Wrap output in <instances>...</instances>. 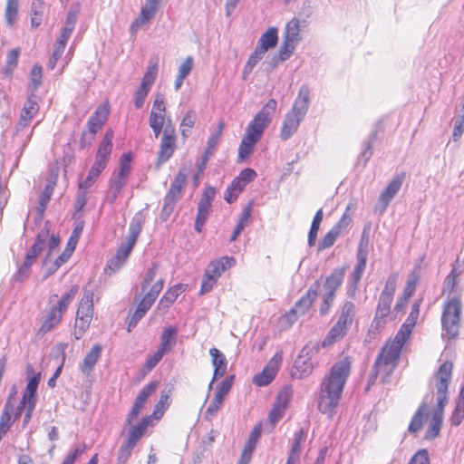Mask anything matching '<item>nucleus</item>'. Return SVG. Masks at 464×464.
Returning <instances> with one entry per match:
<instances>
[{
    "label": "nucleus",
    "instance_id": "e433bc0d",
    "mask_svg": "<svg viewBox=\"0 0 464 464\" xmlns=\"http://www.w3.org/2000/svg\"><path fill=\"white\" fill-rule=\"evenodd\" d=\"M49 237V229L46 226L41 230V232L37 235L35 241L32 247L27 251L26 256L34 259L38 256V254L44 249L45 242Z\"/></svg>",
    "mask_w": 464,
    "mask_h": 464
},
{
    "label": "nucleus",
    "instance_id": "8fccbe9b",
    "mask_svg": "<svg viewBox=\"0 0 464 464\" xmlns=\"http://www.w3.org/2000/svg\"><path fill=\"white\" fill-rule=\"evenodd\" d=\"M159 382H150L149 384L144 386L141 391L139 392L138 396L136 397L134 402L144 406L146 401L148 398L155 392V390L158 387Z\"/></svg>",
    "mask_w": 464,
    "mask_h": 464
},
{
    "label": "nucleus",
    "instance_id": "72a5a7b5",
    "mask_svg": "<svg viewBox=\"0 0 464 464\" xmlns=\"http://www.w3.org/2000/svg\"><path fill=\"white\" fill-rule=\"evenodd\" d=\"M344 276L343 269H335L327 278L324 284L326 293L335 295L336 290L341 286Z\"/></svg>",
    "mask_w": 464,
    "mask_h": 464
},
{
    "label": "nucleus",
    "instance_id": "13d9d810",
    "mask_svg": "<svg viewBox=\"0 0 464 464\" xmlns=\"http://www.w3.org/2000/svg\"><path fill=\"white\" fill-rule=\"evenodd\" d=\"M291 398L292 390L288 387H285L277 395L275 404L285 410L288 402L291 401Z\"/></svg>",
    "mask_w": 464,
    "mask_h": 464
},
{
    "label": "nucleus",
    "instance_id": "39448f33",
    "mask_svg": "<svg viewBox=\"0 0 464 464\" xmlns=\"http://www.w3.org/2000/svg\"><path fill=\"white\" fill-rule=\"evenodd\" d=\"M397 280V274H391L388 276L385 286L380 295L376 308V314L373 320V323L376 324V327H380L384 324V319L391 312V304L396 290Z\"/></svg>",
    "mask_w": 464,
    "mask_h": 464
},
{
    "label": "nucleus",
    "instance_id": "e2e57ef3",
    "mask_svg": "<svg viewBox=\"0 0 464 464\" xmlns=\"http://www.w3.org/2000/svg\"><path fill=\"white\" fill-rule=\"evenodd\" d=\"M285 409L282 407L274 404L273 409L270 411L268 414V420L272 425V429L276 426V424L283 418L285 414Z\"/></svg>",
    "mask_w": 464,
    "mask_h": 464
},
{
    "label": "nucleus",
    "instance_id": "b1692460",
    "mask_svg": "<svg viewBox=\"0 0 464 464\" xmlns=\"http://www.w3.org/2000/svg\"><path fill=\"white\" fill-rule=\"evenodd\" d=\"M102 348L100 344H94L90 352L86 354L82 363L80 364V371L88 375L95 366L101 357Z\"/></svg>",
    "mask_w": 464,
    "mask_h": 464
},
{
    "label": "nucleus",
    "instance_id": "1a4fd4ad",
    "mask_svg": "<svg viewBox=\"0 0 464 464\" xmlns=\"http://www.w3.org/2000/svg\"><path fill=\"white\" fill-rule=\"evenodd\" d=\"M216 196V189L213 187H207L198 204V215L195 220V229L197 232H201L211 209L212 202Z\"/></svg>",
    "mask_w": 464,
    "mask_h": 464
},
{
    "label": "nucleus",
    "instance_id": "9d476101",
    "mask_svg": "<svg viewBox=\"0 0 464 464\" xmlns=\"http://www.w3.org/2000/svg\"><path fill=\"white\" fill-rule=\"evenodd\" d=\"M317 350L314 345L306 344L300 352L295 361V372L293 375L298 379L308 376L314 369V362L312 357Z\"/></svg>",
    "mask_w": 464,
    "mask_h": 464
},
{
    "label": "nucleus",
    "instance_id": "f704fd0d",
    "mask_svg": "<svg viewBox=\"0 0 464 464\" xmlns=\"http://www.w3.org/2000/svg\"><path fill=\"white\" fill-rule=\"evenodd\" d=\"M144 221L145 218L140 212L137 213L133 217L129 227V237L127 240L128 242H130L135 245L137 238L141 232Z\"/></svg>",
    "mask_w": 464,
    "mask_h": 464
},
{
    "label": "nucleus",
    "instance_id": "5fc2aeb1",
    "mask_svg": "<svg viewBox=\"0 0 464 464\" xmlns=\"http://www.w3.org/2000/svg\"><path fill=\"white\" fill-rule=\"evenodd\" d=\"M339 236L340 234L338 231L331 228L330 231L320 240L318 244V251L331 247L335 243Z\"/></svg>",
    "mask_w": 464,
    "mask_h": 464
},
{
    "label": "nucleus",
    "instance_id": "49530a36",
    "mask_svg": "<svg viewBox=\"0 0 464 464\" xmlns=\"http://www.w3.org/2000/svg\"><path fill=\"white\" fill-rule=\"evenodd\" d=\"M92 322V319L85 318L84 316H80L76 314L75 324H74V330H73V336L76 340H79L82 338V336L84 334L86 330L89 328L90 324Z\"/></svg>",
    "mask_w": 464,
    "mask_h": 464
},
{
    "label": "nucleus",
    "instance_id": "603ef678",
    "mask_svg": "<svg viewBox=\"0 0 464 464\" xmlns=\"http://www.w3.org/2000/svg\"><path fill=\"white\" fill-rule=\"evenodd\" d=\"M78 290V285H72V288L62 296V298L58 301L57 304H55L56 308H59V310L64 314L69 304L75 297Z\"/></svg>",
    "mask_w": 464,
    "mask_h": 464
},
{
    "label": "nucleus",
    "instance_id": "393cba45",
    "mask_svg": "<svg viewBox=\"0 0 464 464\" xmlns=\"http://www.w3.org/2000/svg\"><path fill=\"white\" fill-rule=\"evenodd\" d=\"M63 313L53 305L46 318L38 331V335H44L52 331L62 320Z\"/></svg>",
    "mask_w": 464,
    "mask_h": 464
},
{
    "label": "nucleus",
    "instance_id": "dca6fc26",
    "mask_svg": "<svg viewBox=\"0 0 464 464\" xmlns=\"http://www.w3.org/2000/svg\"><path fill=\"white\" fill-rule=\"evenodd\" d=\"M236 265V259L232 256H223L219 259L212 261L205 270V275L216 281L228 268Z\"/></svg>",
    "mask_w": 464,
    "mask_h": 464
},
{
    "label": "nucleus",
    "instance_id": "a878e982",
    "mask_svg": "<svg viewBox=\"0 0 464 464\" xmlns=\"http://www.w3.org/2000/svg\"><path fill=\"white\" fill-rule=\"evenodd\" d=\"M76 314L92 319L93 291L92 289H84L83 296L81 299Z\"/></svg>",
    "mask_w": 464,
    "mask_h": 464
},
{
    "label": "nucleus",
    "instance_id": "7ed1b4c3",
    "mask_svg": "<svg viewBox=\"0 0 464 464\" xmlns=\"http://www.w3.org/2000/svg\"><path fill=\"white\" fill-rule=\"evenodd\" d=\"M462 304L459 296L444 302L441 312V328L449 339H455L459 334Z\"/></svg>",
    "mask_w": 464,
    "mask_h": 464
},
{
    "label": "nucleus",
    "instance_id": "20e7f679",
    "mask_svg": "<svg viewBox=\"0 0 464 464\" xmlns=\"http://www.w3.org/2000/svg\"><path fill=\"white\" fill-rule=\"evenodd\" d=\"M452 363L443 362L437 372L436 392L438 407L434 411L430 421L442 423L443 409L448 403V387L452 375Z\"/></svg>",
    "mask_w": 464,
    "mask_h": 464
},
{
    "label": "nucleus",
    "instance_id": "2eb2a0df",
    "mask_svg": "<svg viewBox=\"0 0 464 464\" xmlns=\"http://www.w3.org/2000/svg\"><path fill=\"white\" fill-rule=\"evenodd\" d=\"M159 3L160 2L148 0V3L141 7L139 17H137L130 24V32L132 34H136L140 26L150 22L154 18L158 11Z\"/></svg>",
    "mask_w": 464,
    "mask_h": 464
},
{
    "label": "nucleus",
    "instance_id": "f03ea898",
    "mask_svg": "<svg viewBox=\"0 0 464 464\" xmlns=\"http://www.w3.org/2000/svg\"><path fill=\"white\" fill-rule=\"evenodd\" d=\"M401 349L402 345L396 343L394 341L382 347L375 360L369 380L370 384L373 383L377 377H380L382 382H388V378L397 366Z\"/></svg>",
    "mask_w": 464,
    "mask_h": 464
},
{
    "label": "nucleus",
    "instance_id": "412c9836",
    "mask_svg": "<svg viewBox=\"0 0 464 464\" xmlns=\"http://www.w3.org/2000/svg\"><path fill=\"white\" fill-rule=\"evenodd\" d=\"M303 120V118L288 111L281 127L280 138L284 140L290 139L297 131Z\"/></svg>",
    "mask_w": 464,
    "mask_h": 464
},
{
    "label": "nucleus",
    "instance_id": "0e129e2a",
    "mask_svg": "<svg viewBox=\"0 0 464 464\" xmlns=\"http://www.w3.org/2000/svg\"><path fill=\"white\" fill-rule=\"evenodd\" d=\"M158 264L157 263H153L151 267H150L143 278V281L141 283V290L142 291H145L150 284L153 281V279L155 278V276H156V273L158 271Z\"/></svg>",
    "mask_w": 464,
    "mask_h": 464
},
{
    "label": "nucleus",
    "instance_id": "2f4dec72",
    "mask_svg": "<svg viewBox=\"0 0 464 464\" xmlns=\"http://www.w3.org/2000/svg\"><path fill=\"white\" fill-rule=\"evenodd\" d=\"M277 32V28L270 27L261 35L256 47L266 53L269 48L275 47L278 41Z\"/></svg>",
    "mask_w": 464,
    "mask_h": 464
},
{
    "label": "nucleus",
    "instance_id": "423d86ee",
    "mask_svg": "<svg viewBox=\"0 0 464 464\" xmlns=\"http://www.w3.org/2000/svg\"><path fill=\"white\" fill-rule=\"evenodd\" d=\"M276 106V101L270 99L262 108V110L250 121L246 130V134H251L253 138L260 140L264 130L271 121V116L275 113Z\"/></svg>",
    "mask_w": 464,
    "mask_h": 464
},
{
    "label": "nucleus",
    "instance_id": "864d4df0",
    "mask_svg": "<svg viewBox=\"0 0 464 464\" xmlns=\"http://www.w3.org/2000/svg\"><path fill=\"white\" fill-rule=\"evenodd\" d=\"M134 448L135 445L125 440L119 448L116 464H126Z\"/></svg>",
    "mask_w": 464,
    "mask_h": 464
},
{
    "label": "nucleus",
    "instance_id": "774afa93",
    "mask_svg": "<svg viewBox=\"0 0 464 464\" xmlns=\"http://www.w3.org/2000/svg\"><path fill=\"white\" fill-rule=\"evenodd\" d=\"M464 132V115L460 114L455 121L452 139L457 141L460 139Z\"/></svg>",
    "mask_w": 464,
    "mask_h": 464
},
{
    "label": "nucleus",
    "instance_id": "7c9ffc66",
    "mask_svg": "<svg viewBox=\"0 0 464 464\" xmlns=\"http://www.w3.org/2000/svg\"><path fill=\"white\" fill-rule=\"evenodd\" d=\"M297 44L289 42L288 40L284 39L282 45L280 46L278 55L275 56L272 59V63L269 67V71H272L277 64L278 60L279 61H285L287 60L292 53H294Z\"/></svg>",
    "mask_w": 464,
    "mask_h": 464
},
{
    "label": "nucleus",
    "instance_id": "052dcab7",
    "mask_svg": "<svg viewBox=\"0 0 464 464\" xmlns=\"http://www.w3.org/2000/svg\"><path fill=\"white\" fill-rule=\"evenodd\" d=\"M47 240V254L43 263L44 266H47L49 258L51 257L53 252L59 246L60 244L59 237H56L54 235H49Z\"/></svg>",
    "mask_w": 464,
    "mask_h": 464
},
{
    "label": "nucleus",
    "instance_id": "f257e3e1",
    "mask_svg": "<svg viewBox=\"0 0 464 464\" xmlns=\"http://www.w3.org/2000/svg\"><path fill=\"white\" fill-rule=\"evenodd\" d=\"M350 362L342 360L335 362L326 375L320 387L318 399L319 411L332 417L341 399L344 384L350 374Z\"/></svg>",
    "mask_w": 464,
    "mask_h": 464
},
{
    "label": "nucleus",
    "instance_id": "c85d7f7f",
    "mask_svg": "<svg viewBox=\"0 0 464 464\" xmlns=\"http://www.w3.org/2000/svg\"><path fill=\"white\" fill-rule=\"evenodd\" d=\"M11 396L7 399L3 412L0 417V440L7 433L12 425V413L14 411V404L11 402Z\"/></svg>",
    "mask_w": 464,
    "mask_h": 464
},
{
    "label": "nucleus",
    "instance_id": "4c0bfd02",
    "mask_svg": "<svg viewBox=\"0 0 464 464\" xmlns=\"http://www.w3.org/2000/svg\"><path fill=\"white\" fill-rule=\"evenodd\" d=\"M177 335V329L169 326L165 328L160 335V344L159 349L167 353L170 351L175 343V338Z\"/></svg>",
    "mask_w": 464,
    "mask_h": 464
},
{
    "label": "nucleus",
    "instance_id": "338daca9",
    "mask_svg": "<svg viewBox=\"0 0 464 464\" xmlns=\"http://www.w3.org/2000/svg\"><path fill=\"white\" fill-rule=\"evenodd\" d=\"M409 464H430V457L427 450H418L411 459Z\"/></svg>",
    "mask_w": 464,
    "mask_h": 464
},
{
    "label": "nucleus",
    "instance_id": "f8f14e48",
    "mask_svg": "<svg viewBox=\"0 0 464 464\" xmlns=\"http://www.w3.org/2000/svg\"><path fill=\"white\" fill-rule=\"evenodd\" d=\"M420 300H417L412 304L410 314L408 315L406 321L401 326L400 330L398 331L394 339L392 340L396 343H399L403 346L405 342L409 339L417 323V319L420 314Z\"/></svg>",
    "mask_w": 464,
    "mask_h": 464
},
{
    "label": "nucleus",
    "instance_id": "c03bdc74",
    "mask_svg": "<svg viewBox=\"0 0 464 464\" xmlns=\"http://www.w3.org/2000/svg\"><path fill=\"white\" fill-rule=\"evenodd\" d=\"M158 74V62H150V65L143 75L140 85L150 90Z\"/></svg>",
    "mask_w": 464,
    "mask_h": 464
},
{
    "label": "nucleus",
    "instance_id": "09e8293b",
    "mask_svg": "<svg viewBox=\"0 0 464 464\" xmlns=\"http://www.w3.org/2000/svg\"><path fill=\"white\" fill-rule=\"evenodd\" d=\"M131 154L125 153L120 159L119 170L115 174L128 179L131 170Z\"/></svg>",
    "mask_w": 464,
    "mask_h": 464
},
{
    "label": "nucleus",
    "instance_id": "0eeeda50",
    "mask_svg": "<svg viewBox=\"0 0 464 464\" xmlns=\"http://www.w3.org/2000/svg\"><path fill=\"white\" fill-rule=\"evenodd\" d=\"M368 237H365V232L363 231L358 249H357V262L354 266L353 272L352 274L351 277V284L349 287V295L353 296L356 290L359 282L361 281L362 275L364 273L366 263H367V256H368Z\"/></svg>",
    "mask_w": 464,
    "mask_h": 464
},
{
    "label": "nucleus",
    "instance_id": "680f3d73",
    "mask_svg": "<svg viewBox=\"0 0 464 464\" xmlns=\"http://www.w3.org/2000/svg\"><path fill=\"white\" fill-rule=\"evenodd\" d=\"M78 13H79L78 7H76V8L71 7L69 9L63 28L70 29V31L73 32L75 24H76V21L78 18Z\"/></svg>",
    "mask_w": 464,
    "mask_h": 464
},
{
    "label": "nucleus",
    "instance_id": "5701e85b",
    "mask_svg": "<svg viewBox=\"0 0 464 464\" xmlns=\"http://www.w3.org/2000/svg\"><path fill=\"white\" fill-rule=\"evenodd\" d=\"M188 178V174L180 169L177 176L175 177L174 180L172 181L170 188L165 196L168 200H172L177 202L181 195L182 189L184 188V185L186 183Z\"/></svg>",
    "mask_w": 464,
    "mask_h": 464
},
{
    "label": "nucleus",
    "instance_id": "4468645a",
    "mask_svg": "<svg viewBox=\"0 0 464 464\" xmlns=\"http://www.w3.org/2000/svg\"><path fill=\"white\" fill-rule=\"evenodd\" d=\"M316 296V290L310 288L306 294L295 303V306L285 314V318L288 323L292 324L299 316L304 315L310 309Z\"/></svg>",
    "mask_w": 464,
    "mask_h": 464
},
{
    "label": "nucleus",
    "instance_id": "473e14b6",
    "mask_svg": "<svg viewBox=\"0 0 464 464\" xmlns=\"http://www.w3.org/2000/svg\"><path fill=\"white\" fill-rule=\"evenodd\" d=\"M148 425H149V419L143 418L136 425L131 426L129 429V435H128V438L126 440L129 441V443H131L136 446L138 441L144 435Z\"/></svg>",
    "mask_w": 464,
    "mask_h": 464
},
{
    "label": "nucleus",
    "instance_id": "bf43d9fd",
    "mask_svg": "<svg viewBox=\"0 0 464 464\" xmlns=\"http://www.w3.org/2000/svg\"><path fill=\"white\" fill-rule=\"evenodd\" d=\"M376 140V133H372L368 140L364 142V149L360 154V158L363 159L364 164L370 160L372 157V145Z\"/></svg>",
    "mask_w": 464,
    "mask_h": 464
},
{
    "label": "nucleus",
    "instance_id": "4d7b16f0",
    "mask_svg": "<svg viewBox=\"0 0 464 464\" xmlns=\"http://www.w3.org/2000/svg\"><path fill=\"white\" fill-rule=\"evenodd\" d=\"M344 335V332L338 330L336 326L334 325L329 331L327 336L324 338L323 346L330 345L342 339Z\"/></svg>",
    "mask_w": 464,
    "mask_h": 464
},
{
    "label": "nucleus",
    "instance_id": "6ab92c4d",
    "mask_svg": "<svg viewBox=\"0 0 464 464\" xmlns=\"http://www.w3.org/2000/svg\"><path fill=\"white\" fill-rule=\"evenodd\" d=\"M234 381V375L227 376L220 384L218 392H216L213 400L209 403L207 413L214 415L220 408L226 395L229 392Z\"/></svg>",
    "mask_w": 464,
    "mask_h": 464
},
{
    "label": "nucleus",
    "instance_id": "de8ad7c7",
    "mask_svg": "<svg viewBox=\"0 0 464 464\" xmlns=\"http://www.w3.org/2000/svg\"><path fill=\"white\" fill-rule=\"evenodd\" d=\"M18 14V0H7L5 17L7 24L13 26Z\"/></svg>",
    "mask_w": 464,
    "mask_h": 464
},
{
    "label": "nucleus",
    "instance_id": "cd10ccee",
    "mask_svg": "<svg viewBox=\"0 0 464 464\" xmlns=\"http://www.w3.org/2000/svg\"><path fill=\"white\" fill-rule=\"evenodd\" d=\"M47 10L44 0H33L31 5V25L37 28L43 22L44 15Z\"/></svg>",
    "mask_w": 464,
    "mask_h": 464
},
{
    "label": "nucleus",
    "instance_id": "6e6552de",
    "mask_svg": "<svg viewBox=\"0 0 464 464\" xmlns=\"http://www.w3.org/2000/svg\"><path fill=\"white\" fill-rule=\"evenodd\" d=\"M112 139L113 131L112 130H108L100 143L94 163L90 169L94 170V173L98 175H100L102 171L106 168L109 161L112 150Z\"/></svg>",
    "mask_w": 464,
    "mask_h": 464
},
{
    "label": "nucleus",
    "instance_id": "a211bd4d",
    "mask_svg": "<svg viewBox=\"0 0 464 464\" xmlns=\"http://www.w3.org/2000/svg\"><path fill=\"white\" fill-rule=\"evenodd\" d=\"M310 105V89L308 85L303 84L293 103L290 112L304 119Z\"/></svg>",
    "mask_w": 464,
    "mask_h": 464
},
{
    "label": "nucleus",
    "instance_id": "4be33fe9",
    "mask_svg": "<svg viewBox=\"0 0 464 464\" xmlns=\"http://www.w3.org/2000/svg\"><path fill=\"white\" fill-rule=\"evenodd\" d=\"M133 246L134 244L128 241L121 244L116 255L108 262V267L113 271L119 269L130 256Z\"/></svg>",
    "mask_w": 464,
    "mask_h": 464
},
{
    "label": "nucleus",
    "instance_id": "c9c22d12",
    "mask_svg": "<svg viewBox=\"0 0 464 464\" xmlns=\"http://www.w3.org/2000/svg\"><path fill=\"white\" fill-rule=\"evenodd\" d=\"M284 39L295 44H298L301 41L299 19L295 17L286 24Z\"/></svg>",
    "mask_w": 464,
    "mask_h": 464
},
{
    "label": "nucleus",
    "instance_id": "6e6d98bb",
    "mask_svg": "<svg viewBox=\"0 0 464 464\" xmlns=\"http://www.w3.org/2000/svg\"><path fill=\"white\" fill-rule=\"evenodd\" d=\"M209 354L212 357V364L214 369H216V367L219 368L227 366V359L218 349L211 348L209 350Z\"/></svg>",
    "mask_w": 464,
    "mask_h": 464
},
{
    "label": "nucleus",
    "instance_id": "ea45409f",
    "mask_svg": "<svg viewBox=\"0 0 464 464\" xmlns=\"http://www.w3.org/2000/svg\"><path fill=\"white\" fill-rule=\"evenodd\" d=\"M127 179L120 177L116 174L111 179V187L109 190L108 199L111 203H113L118 196L120 195L122 188L127 183Z\"/></svg>",
    "mask_w": 464,
    "mask_h": 464
},
{
    "label": "nucleus",
    "instance_id": "a18cd8bd",
    "mask_svg": "<svg viewBox=\"0 0 464 464\" xmlns=\"http://www.w3.org/2000/svg\"><path fill=\"white\" fill-rule=\"evenodd\" d=\"M224 126V122L220 121L218 125V129L208 138L206 148L208 154H214L216 148L220 140Z\"/></svg>",
    "mask_w": 464,
    "mask_h": 464
},
{
    "label": "nucleus",
    "instance_id": "c756f323",
    "mask_svg": "<svg viewBox=\"0 0 464 464\" xmlns=\"http://www.w3.org/2000/svg\"><path fill=\"white\" fill-rule=\"evenodd\" d=\"M258 141L259 140L253 138L251 134H249V135L245 134V136L243 137V139L240 142L239 148H238V161L239 162L244 161L246 158H248L252 154L255 145Z\"/></svg>",
    "mask_w": 464,
    "mask_h": 464
},
{
    "label": "nucleus",
    "instance_id": "69168bd1",
    "mask_svg": "<svg viewBox=\"0 0 464 464\" xmlns=\"http://www.w3.org/2000/svg\"><path fill=\"white\" fill-rule=\"evenodd\" d=\"M149 92L150 89L140 85L134 95V105L137 109H140L143 106Z\"/></svg>",
    "mask_w": 464,
    "mask_h": 464
},
{
    "label": "nucleus",
    "instance_id": "bb28decb",
    "mask_svg": "<svg viewBox=\"0 0 464 464\" xmlns=\"http://www.w3.org/2000/svg\"><path fill=\"white\" fill-rule=\"evenodd\" d=\"M427 408L428 404L425 401H423L409 424L408 431L410 433H417L422 429L423 424L427 419Z\"/></svg>",
    "mask_w": 464,
    "mask_h": 464
},
{
    "label": "nucleus",
    "instance_id": "9b49d317",
    "mask_svg": "<svg viewBox=\"0 0 464 464\" xmlns=\"http://www.w3.org/2000/svg\"><path fill=\"white\" fill-rule=\"evenodd\" d=\"M282 361L283 353L282 352H277L267 362L263 371L254 377L253 382L261 387L268 385L276 377Z\"/></svg>",
    "mask_w": 464,
    "mask_h": 464
},
{
    "label": "nucleus",
    "instance_id": "37998d69",
    "mask_svg": "<svg viewBox=\"0 0 464 464\" xmlns=\"http://www.w3.org/2000/svg\"><path fill=\"white\" fill-rule=\"evenodd\" d=\"M197 120V114L194 111H188L185 114L184 118L180 122V132L184 139L190 133L191 129L194 127Z\"/></svg>",
    "mask_w": 464,
    "mask_h": 464
},
{
    "label": "nucleus",
    "instance_id": "ddd939ff",
    "mask_svg": "<svg viewBox=\"0 0 464 464\" xmlns=\"http://www.w3.org/2000/svg\"><path fill=\"white\" fill-rule=\"evenodd\" d=\"M404 177L403 173L396 175L381 193L376 205V209L380 210L381 213L386 210L390 202L401 189Z\"/></svg>",
    "mask_w": 464,
    "mask_h": 464
},
{
    "label": "nucleus",
    "instance_id": "58836bf2",
    "mask_svg": "<svg viewBox=\"0 0 464 464\" xmlns=\"http://www.w3.org/2000/svg\"><path fill=\"white\" fill-rule=\"evenodd\" d=\"M175 141L173 140H168L167 138H161L160 151L158 155V163L161 164L167 161L173 154L175 150Z\"/></svg>",
    "mask_w": 464,
    "mask_h": 464
},
{
    "label": "nucleus",
    "instance_id": "3c124183",
    "mask_svg": "<svg viewBox=\"0 0 464 464\" xmlns=\"http://www.w3.org/2000/svg\"><path fill=\"white\" fill-rule=\"evenodd\" d=\"M261 425L258 424L256 426L254 427V429L252 430L250 435H249V438L244 447V451L246 452H248L250 454L253 453V451L255 450L256 447V444H257V441L261 436Z\"/></svg>",
    "mask_w": 464,
    "mask_h": 464
},
{
    "label": "nucleus",
    "instance_id": "f3484780",
    "mask_svg": "<svg viewBox=\"0 0 464 464\" xmlns=\"http://www.w3.org/2000/svg\"><path fill=\"white\" fill-rule=\"evenodd\" d=\"M37 100V96L31 95L25 101L17 124L18 131L28 126L34 116L38 112L39 105Z\"/></svg>",
    "mask_w": 464,
    "mask_h": 464
},
{
    "label": "nucleus",
    "instance_id": "79ce46f5",
    "mask_svg": "<svg viewBox=\"0 0 464 464\" xmlns=\"http://www.w3.org/2000/svg\"><path fill=\"white\" fill-rule=\"evenodd\" d=\"M354 315L355 305L352 302H346L342 308V312L337 322L349 327L353 323Z\"/></svg>",
    "mask_w": 464,
    "mask_h": 464
},
{
    "label": "nucleus",
    "instance_id": "a19ab883",
    "mask_svg": "<svg viewBox=\"0 0 464 464\" xmlns=\"http://www.w3.org/2000/svg\"><path fill=\"white\" fill-rule=\"evenodd\" d=\"M184 290L185 287L183 285H175L164 294V295L161 297L160 301V304L169 307L171 304H173L176 301L179 294H181Z\"/></svg>",
    "mask_w": 464,
    "mask_h": 464
},
{
    "label": "nucleus",
    "instance_id": "aec40b11",
    "mask_svg": "<svg viewBox=\"0 0 464 464\" xmlns=\"http://www.w3.org/2000/svg\"><path fill=\"white\" fill-rule=\"evenodd\" d=\"M109 110L106 105H100L87 122L90 140L94 139L95 134L102 129L107 120Z\"/></svg>",
    "mask_w": 464,
    "mask_h": 464
}]
</instances>
